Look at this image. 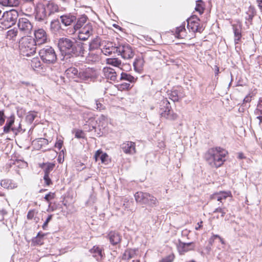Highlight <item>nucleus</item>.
I'll return each instance as SVG.
<instances>
[{"label":"nucleus","mask_w":262,"mask_h":262,"mask_svg":"<svg viewBox=\"0 0 262 262\" xmlns=\"http://www.w3.org/2000/svg\"><path fill=\"white\" fill-rule=\"evenodd\" d=\"M83 43L76 42L68 38H61L58 40V48L62 55H82L84 49Z\"/></svg>","instance_id":"1"},{"label":"nucleus","mask_w":262,"mask_h":262,"mask_svg":"<svg viewBox=\"0 0 262 262\" xmlns=\"http://www.w3.org/2000/svg\"><path fill=\"white\" fill-rule=\"evenodd\" d=\"M228 151L220 147L209 148L205 153V159L212 167L218 168L225 161Z\"/></svg>","instance_id":"2"},{"label":"nucleus","mask_w":262,"mask_h":262,"mask_svg":"<svg viewBox=\"0 0 262 262\" xmlns=\"http://www.w3.org/2000/svg\"><path fill=\"white\" fill-rule=\"evenodd\" d=\"M58 6L53 2H47L37 6L36 19L43 20L51 14L58 11Z\"/></svg>","instance_id":"3"},{"label":"nucleus","mask_w":262,"mask_h":262,"mask_svg":"<svg viewBox=\"0 0 262 262\" xmlns=\"http://www.w3.org/2000/svg\"><path fill=\"white\" fill-rule=\"evenodd\" d=\"M35 40L31 37H22L19 42L20 53L24 56H30L36 52Z\"/></svg>","instance_id":"4"},{"label":"nucleus","mask_w":262,"mask_h":262,"mask_svg":"<svg viewBox=\"0 0 262 262\" xmlns=\"http://www.w3.org/2000/svg\"><path fill=\"white\" fill-rule=\"evenodd\" d=\"M134 197L136 202L141 205H146L154 207L157 206L158 204L157 198L147 192H137L135 194Z\"/></svg>","instance_id":"5"},{"label":"nucleus","mask_w":262,"mask_h":262,"mask_svg":"<svg viewBox=\"0 0 262 262\" xmlns=\"http://www.w3.org/2000/svg\"><path fill=\"white\" fill-rule=\"evenodd\" d=\"M39 54L42 61L47 64L54 63L57 60L55 50L50 46H46L40 50Z\"/></svg>","instance_id":"6"},{"label":"nucleus","mask_w":262,"mask_h":262,"mask_svg":"<svg viewBox=\"0 0 262 262\" xmlns=\"http://www.w3.org/2000/svg\"><path fill=\"white\" fill-rule=\"evenodd\" d=\"M16 19V15L14 12L6 11L0 18V27L3 29L8 28L15 24Z\"/></svg>","instance_id":"7"},{"label":"nucleus","mask_w":262,"mask_h":262,"mask_svg":"<svg viewBox=\"0 0 262 262\" xmlns=\"http://www.w3.org/2000/svg\"><path fill=\"white\" fill-rule=\"evenodd\" d=\"M161 103V106L163 105L164 106V108H161L160 110V113L161 117H164L170 120H176L178 118V115L171 110V106L169 101L167 99H164Z\"/></svg>","instance_id":"8"},{"label":"nucleus","mask_w":262,"mask_h":262,"mask_svg":"<svg viewBox=\"0 0 262 262\" xmlns=\"http://www.w3.org/2000/svg\"><path fill=\"white\" fill-rule=\"evenodd\" d=\"M98 77V73L93 68H88L81 69L79 73V78L85 81H91Z\"/></svg>","instance_id":"9"},{"label":"nucleus","mask_w":262,"mask_h":262,"mask_svg":"<svg viewBox=\"0 0 262 262\" xmlns=\"http://www.w3.org/2000/svg\"><path fill=\"white\" fill-rule=\"evenodd\" d=\"M117 53L126 59H130L134 56V52L131 47L128 44H123L117 47Z\"/></svg>","instance_id":"10"},{"label":"nucleus","mask_w":262,"mask_h":262,"mask_svg":"<svg viewBox=\"0 0 262 262\" xmlns=\"http://www.w3.org/2000/svg\"><path fill=\"white\" fill-rule=\"evenodd\" d=\"M93 31L92 24L88 22L78 30V38L80 40H85L93 34Z\"/></svg>","instance_id":"11"},{"label":"nucleus","mask_w":262,"mask_h":262,"mask_svg":"<svg viewBox=\"0 0 262 262\" xmlns=\"http://www.w3.org/2000/svg\"><path fill=\"white\" fill-rule=\"evenodd\" d=\"M200 19L195 15L191 16L187 19V28L193 32H202L204 29L200 26Z\"/></svg>","instance_id":"12"},{"label":"nucleus","mask_w":262,"mask_h":262,"mask_svg":"<svg viewBox=\"0 0 262 262\" xmlns=\"http://www.w3.org/2000/svg\"><path fill=\"white\" fill-rule=\"evenodd\" d=\"M168 96L170 99L175 102L183 98L185 96V94L181 87H178L173 88L170 92H168Z\"/></svg>","instance_id":"13"},{"label":"nucleus","mask_w":262,"mask_h":262,"mask_svg":"<svg viewBox=\"0 0 262 262\" xmlns=\"http://www.w3.org/2000/svg\"><path fill=\"white\" fill-rule=\"evenodd\" d=\"M18 27L20 31L26 34H29L32 29V25L31 23L26 18L19 19Z\"/></svg>","instance_id":"14"},{"label":"nucleus","mask_w":262,"mask_h":262,"mask_svg":"<svg viewBox=\"0 0 262 262\" xmlns=\"http://www.w3.org/2000/svg\"><path fill=\"white\" fill-rule=\"evenodd\" d=\"M195 248V244L193 242L183 243L179 241L177 245V249L181 255L184 254L188 251L193 250Z\"/></svg>","instance_id":"15"},{"label":"nucleus","mask_w":262,"mask_h":262,"mask_svg":"<svg viewBox=\"0 0 262 262\" xmlns=\"http://www.w3.org/2000/svg\"><path fill=\"white\" fill-rule=\"evenodd\" d=\"M35 44L40 45L47 42V36L46 31L42 29H39L34 32Z\"/></svg>","instance_id":"16"},{"label":"nucleus","mask_w":262,"mask_h":262,"mask_svg":"<svg viewBox=\"0 0 262 262\" xmlns=\"http://www.w3.org/2000/svg\"><path fill=\"white\" fill-rule=\"evenodd\" d=\"M121 148L123 152L126 154L133 155L136 153V144L134 142H125L122 144Z\"/></svg>","instance_id":"17"},{"label":"nucleus","mask_w":262,"mask_h":262,"mask_svg":"<svg viewBox=\"0 0 262 262\" xmlns=\"http://www.w3.org/2000/svg\"><path fill=\"white\" fill-rule=\"evenodd\" d=\"M103 76L107 79L115 81L117 79V75L114 69L110 67H104L102 70Z\"/></svg>","instance_id":"18"},{"label":"nucleus","mask_w":262,"mask_h":262,"mask_svg":"<svg viewBox=\"0 0 262 262\" xmlns=\"http://www.w3.org/2000/svg\"><path fill=\"white\" fill-rule=\"evenodd\" d=\"M101 52L106 56L111 55L113 53H117V47H114L112 42H105L101 49Z\"/></svg>","instance_id":"19"},{"label":"nucleus","mask_w":262,"mask_h":262,"mask_svg":"<svg viewBox=\"0 0 262 262\" xmlns=\"http://www.w3.org/2000/svg\"><path fill=\"white\" fill-rule=\"evenodd\" d=\"M232 196L230 191H220L215 193L212 195L211 198L213 200H216L218 201L222 202V201L225 200L228 197Z\"/></svg>","instance_id":"20"},{"label":"nucleus","mask_w":262,"mask_h":262,"mask_svg":"<svg viewBox=\"0 0 262 262\" xmlns=\"http://www.w3.org/2000/svg\"><path fill=\"white\" fill-rule=\"evenodd\" d=\"M90 252L97 260H101L104 255L102 248L97 246H94Z\"/></svg>","instance_id":"21"},{"label":"nucleus","mask_w":262,"mask_h":262,"mask_svg":"<svg viewBox=\"0 0 262 262\" xmlns=\"http://www.w3.org/2000/svg\"><path fill=\"white\" fill-rule=\"evenodd\" d=\"M1 186L5 189H13L17 187V185L13 180L5 179L1 181Z\"/></svg>","instance_id":"22"},{"label":"nucleus","mask_w":262,"mask_h":262,"mask_svg":"<svg viewBox=\"0 0 262 262\" xmlns=\"http://www.w3.org/2000/svg\"><path fill=\"white\" fill-rule=\"evenodd\" d=\"M135 70L140 73L143 70L144 64V60L142 56H139L136 58L134 62Z\"/></svg>","instance_id":"23"},{"label":"nucleus","mask_w":262,"mask_h":262,"mask_svg":"<svg viewBox=\"0 0 262 262\" xmlns=\"http://www.w3.org/2000/svg\"><path fill=\"white\" fill-rule=\"evenodd\" d=\"M108 237L110 243L113 245L119 244L121 240L120 234L115 231H111L108 234Z\"/></svg>","instance_id":"24"},{"label":"nucleus","mask_w":262,"mask_h":262,"mask_svg":"<svg viewBox=\"0 0 262 262\" xmlns=\"http://www.w3.org/2000/svg\"><path fill=\"white\" fill-rule=\"evenodd\" d=\"M106 63L120 69H122L123 66L121 60L118 58H108L106 59Z\"/></svg>","instance_id":"25"},{"label":"nucleus","mask_w":262,"mask_h":262,"mask_svg":"<svg viewBox=\"0 0 262 262\" xmlns=\"http://www.w3.org/2000/svg\"><path fill=\"white\" fill-rule=\"evenodd\" d=\"M76 16L71 14H66L60 16L61 21L66 26L70 25L76 20Z\"/></svg>","instance_id":"26"},{"label":"nucleus","mask_w":262,"mask_h":262,"mask_svg":"<svg viewBox=\"0 0 262 262\" xmlns=\"http://www.w3.org/2000/svg\"><path fill=\"white\" fill-rule=\"evenodd\" d=\"M88 17L86 15H83L81 16L77 20L76 24L74 27V29L75 31H78L79 29L82 28L86 24L87 21Z\"/></svg>","instance_id":"27"},{"label":"nucleus","mask_w":262,"mask_h":262,"mask_svg":"<svg viewBox=\"0 0 262 262\" xmlns=\"http://www.w3.org/2000/svg\"><path fill=\"white\" fill-rule=\"evenodd\" d=\"M39 166L44 171L45 174L49 175L55 167V164L52 163H43L39 164Z\"/></svg>","instance_id":"28"},{"label":"nucleus","mask_w":262,"mask_h":262,"mask_svg":"<svg viewBox=\"0 0 262 262\" xmlns=\"http://www.w3.org/2000/svg\"><path fill=\"white\" fill-rule=\"evenodd\" d=\"M175 36L178 38H184L186 36L185 25L177 27L175 32Z\"/></svg>","instance_id":"29"},{"label":"nucleus","mask_w":262,"mask_h":262,"mask_svg":"<svg viewBox=\"0 0 262 262\" xmlns=\"http://www.w3.org/2000/svg\"><path fill=\"white\" fill-rule=\"evenodd\" d=\"M107 157L108 156L106 153H103L100 150H97L94 155L95 161L97 162L100 160L102 163H106Z\"/></svg>","instance_id":"30"},{"label":"nucleus","mask_w":262,"mask_h":262,"mask_svg":"<svg viewBox=\"0 0 262 262\" xmlns=\"http://www.w3.org/2000/svg\"><path fill=\"white\" fill-rule=\"evenodd\" d=\"M232 27L234 34V42L235 44H237L238 43L242 37L241 29L239 26L235 25H233Z\"/></svg>","instance_id":"31"},{"label":"nucleus","mask_w":262,"mask_h":262,"mask_svg":"<svg viewBox=\"0 0 262 262\" xmlns=\"http://www.w3.org/2000/svg\"><path fill=\"white\" fill-rule=\"evenodd\" d=\"M14 122V117L11 116L7 121L6 125L4 127V132L5 133H8L11 129L14 131V128L12 127V125Z\"/></svg>","instance_id":"32"},{"label":"nucleus","mask_w":262,"mask_h":262,"mask_svg":"<svg viewBox=\"0 0 262 262\" xmlns=\"http://www.w3.org/2000/svg\"><path fill=\"white\" fill-rule=\"evenodd\" d=\"M66 74L67 76L70 78H74L75 76L79 77V72L78 70L74 67H71L68 68L66 71Z\"/></svg>","instance_id":"33"},{"label":"nucleus","mask_w":262,"mask_h":262,"mask_svg":"<svg viewBox=\"0 0 262 262\" xmlns=\"http://www.w3.org/2000/svg\"><path fill=\"white\" fill-rule=\"evenodd\" d=\"M255 14L256 11L254 8L253 7L250 6L246 12L245 18L249 21H251Z\"/></svg>","instance_id":"34"},{"label":"nucleus","mask_w":262,"mask_h":262,"mask_svg":"<svg viewBox=\"0 0 262 262\" xmlns=\"http://www.w3.org/2000/svg\"><path fill=\"white\" fill-rule=\"evenodd\" d=\"M101 40L98 37L94 39L90 43L89 49L90 50L98 49L100 46Z\"/></svg>","instance_id":"35"},{"label":"nucleus","mask_w":262,"mask_h":262,"mask_svg":"<svg viewBox=\"0 0 262 262\" xmlns=\"http://www.w3.org/2000/svg\"><path fill=\"white\" fill-rule=\"evenodd\" d=\"M120 80H124L133 83L136 81L137 78L129 74L122 72L121 74Z\"/></svg>","instance_id":"36"},{"label":"nucleus","mask_w":262,"mask_h":262,"mask_svg":"<svg viewBox=\"0 0 262 262\" xmlns=\"http://www.w3.org/2000/svg\"><path fill=\"white\" fill-rule=\"evenodd\" d=\"M195 10L196 11L198 12L200 14L203 13L204 10V4L202 0H198L196 2Z\"/></svg>","instance_id":"37"},{"label":"nucleus","mask_w":262,"mask_h":262,"mask_svg":"<svg viewBox=\"0 0 262 262\" xmlns=\"http://www.w3.org/2000/svg\"><path fill=\"white\" fill-rule=\"evenodd\" d=\"M17 35V30L15 28L9 30L7 33V38L14 40Z\"/></svg>","instance_id":"38"},{"label":"nucleus","mask_w":262,"mask_h":262,"mask_svg":"<svg viewBox=\"0 0 262 262\" xmlns=\"http://www.w3.org/2000/svg\"><path fill=\"white\" fill-rule=\"evenodd\" d=\"M135 253V250L128 249L125 250V251L124 252L123 256L124 258L130 259L134 257Z\"/></svg>","instance_id":"39"},{"label":"nucleus","mask_w":262,"mask_h":262,"mask_svg":"<svg viewBox=\"0 0 262 262\" xmlns=\"http://www.w3.org/2000/svg\"><path fill=\"white\" fill-rule=\"evenodd\" d=\"M95 105L94 108L99 111H101L105 108L100 100H95Z\"/></svg>","instance_id":"40"},{"label":"nucleus","mask_w":262,"mask_h":262,"mask_svg":"<svg viewBox=\"0 0 262 262\" xmlns=\"http://www.w3.org/2000/svg\"><path fill=\"white\" fill-rule=\"evenodd\" d=\"M130 88V84L128 83L124 82L118 85V89L120 90H127Z\"/></svg>","instance_id":"41"},{"label":"nucleus","mask_w":262,"mask_h":262,"mask_svg":"<svg viewBox=\"0 0 262 262\" xmlns=\"http://www.w3.org/2000/svg\"><path fill=\"white\" fill-rule=\"evenodd\" d=\"M31 66L37 68L41 66V63L38 58H33L31 61Z\"/></svg>","instance_id":"42"},{"label":"nucleus","mask_w":262,"mask_h":262,"mask_svg":"<svg viewBox=\"0 0 262 262\" xmlns=\"http://www.w3.org/2000/svg\"><path fill=\"white\" fill-rule=\"evenodd\" d=\"M174 258L173 254H170L168 256L163 258L159 261V262H172Z\"/></svg>","instance_id":"43"},{"label":"nucleus","mask_w":262,"mask_h":262,"mask_svg":"<svg viewBox=\"0 0 262 262\" xmlns=\"http://www.w3.org/2000/svg\"><path fill=\"white\" fill-rule=\"evenodd\" d=\"M43 180L45 182V186H49L50 185L52 184V182L49 177V175L44 174L43 176Z\"/></svg>","instance_id":"44"},{"label":"nucleus","mask_w":262,"mask_h":262,"mask_svg":"<svg viewBox=\"0 0 262 262\" xmlns=\"http://www.w3.org/2000/svg\"><path fill=\"white\" fill-rule=\"evenodd\" d=\"M55 196V194L53 192H49L48 194H46L44 198L45 200L47 201L48 202H49L50 200H53L54 199Z\"/></svg>","instance_id":"45"},{"label":"nucleus","mask_w":262,"mask_h":262,"mask_svg":"<svg viewBox=\"0 0 262 262\" xmlns=\"http://www.w3.org/2000/svg\"><path fill=\"white\" fill-rule=\"evenodd\" d=\"M63 145V140L61 139H57L56 142L55 144V147L60 150Z\"/></svg>","instance_id":"46"},{"label":"nucleus","mask_w":262,"mask_h":262,"mask_svg":"<svg viewBox=\"0 0 262 262\" xmlns=\"http://www.w3.org/2000/svg\"><path fill=\"white\" fill-rule=\"evenodd\" d=\"M75 136L77 138H83V132L81 130H75Z\"/></svg>","instance_id":"47"},{"label":"nucleus","mask_w":262,"mask_h":262,"mask_svg":"<svg viewBox=\"0 0 262 262\" xmlns=\"http://www.w3.org/2000/svg\"><path fill=\"white\" fill-rule=\"evenodd\" d=\"M52 218V215H49L48 216V217H47V219H46V221L45 222V223H43V224L42 225V228L44 230L46 229V228L48 226V223L51 220Z\"/></svg>","instance_id":"48"},{"label":"nucleus","mask_w":262,"mask_h":262,"mask_svg":"<svg viewBox=\"0 0 262 262\" xmlns=\"http://www.w3.org/2000/svg\"><path fill=\"white\" fill-rule=\"evenodd\" d=\"M257 111L262 114V97L260 98L257 105Z\"/></svg>","instance_id":"49"},{"label":"nucleus","mask_w":262,"mask_h":262,"mask_svg":"<svg viewBox=\"0 0 262 262\" xmlns=\"http://www.w3.org/2000/svg\"><path fill=\"white\" fill-rule=\"evenodd\" d=\"M35 214H36V213H35V210H30L28 212V214H27L28 219L32 220L34 217Z\"/></svg>","instance_id":"50"},{"label":"nucleus","mask_w":262,"mask_h":262,"mask_svg":"<svg viewBox=\"0 0 262 262\" xmlns=\"http://www.w3.org/2000/svg\"><path fill=\"white\" fill-rule=\"evenodd\" d=\"M35 117H36V115H35L33 113H30L27 116V119L30 122H32L33 121V120H34Z\"/></svg>","instance_id":"51"},{"label":"nucleus","mask_w":262,"mask_h":262,"mask_svg":"<svg viewBox=\"0 0 262 262\" xmlns=\"http://www.w3.org/2000/svg\"><path fill=\"white\" fill-rule=\"evenodd\" d=\"M12 0H0V4L4 6H11Z\"/></svg>","instance_id":"52"},{"label":"nucleus","mask_w":262,"mask_h":262,"mask_svg":"<svg viewBox=\"0 0 262 262\" xmlns=\"http://www.w3.org/2000/svg\"><path fill=\"white\" fill-rule=\"evenodd\" d=\"M214 212H219L222 213V216L223 217L226 214V211L224 209L219 207L215 209Z\"/></svg>","instance_id":"53"},{"label":"nucleus","mask_w":262,"mask_h":262,"mask_svg":"<svg viewBox=\"0 0 262 262\" xmlns=\"http://www.w3.org/2000/svg\"><path fill=\"white\" fill-rule=\"evenodd\" d=\"M5 122L4 113L0 111V125H2Z\"/></svg>","instance_id":"54"},{"label":"nucleus","mask_w":262,"mask_h":262,"mask_svg":"<svg viewBox=\"0 0 262 262\" xmlns=\"http://www.w3.org/2000/svg\"><path fill=\"white\" fill-rule=\"evenodd\" d=\"M60 26L59 25L58 22H52L51 24V28H56L57 29H58L59 28Z\"/></svg>","instance_id":"55"},{"label":"nucleus","mask_w":262,"mask_h":262,"mask_svg":"<svg viewBox=\"0 0 262 262\" xmlns=\"http://www.w3.org/2000/svg\"><path fill=\"white\" fill-rule=\"evenodd\" d=\"M256 118L259 120V125L262 129V116H258Z\"/></svg>","instance_id":"56"},{"label":"nucleus","mask_w":262,"mask_h":262,"mask_svg":"<svg viewBox=\"0 0 262 262\" xmlns=\"http://www.w3.org/2000/svg\"><path fill=\"white\" fill-rule=\"evenodd\" d=\"M202 223H203L202 221H201L200 222L198 223V226H196L195 228V230H198L199 229H200L201 228V227L202 226Z\"/></svg>","instance_id":"57"},{"label":"nucleus","mask_w":262,"mask_h":262,"mask_svg":"<svg viewBox=\"0 0 262 262\" xmlns=\"http://www.w3.org/2000/svg\"><path fill=\"white\" fill-rule=\"evenodd\" d=\"M257 2L259 9L262 11V0H257Z\"/></svg>","instance_id":"58"},{"label":"nucleus","mask_w":262,"mask_h":262,"mask_svg":"<svg viewBox=\"0 0 262 262\" xmlns=\"http://www.w3.org/2000/svg\"><path fill=\"white\" fill-rule=\"evenodd\" d=\"M214 71H215V75L216 76L219 74V68L217 66H215L214 67Z\"/></svg>","instance_id":"59"},{"label":"nucleus","mask_w":262,"mask_h":262,"mask_svg":"<svg viewBox=\"0 0 262 262\" xmlns=\"http://www.w3.org/2000/svg\"><path fill=\"white\" fill-rule=\"evenodd\" d=\"M106 117L104 116V115L101 116V117L99 118V120L100 121H106Z\"/></svg>","instance_id":"60"},{"label":"nucleus","mask_w":262,"mask_h":262,"mask_svg":"<svg viewBox=\"0 0 262 262\" xmlns=\"http://www.w3.org/2000/svg\"><path fill=\"white\" fill-rule=\"evenodd\" d=\"M125 203H128V200L126 199H124V204H123V206L125 207V208H128V204H125Z\"/></svg>","instance_id":"61"},{"label":"nucleus","mask_w":262,"mask_h":262,"mask_svg":"<svg viewBox=\"0 0 262 262\" xmlns=\"http://www.w3.org/2000/svg\"><path fill=\"white\" fill-rule=\"evenodd\" d=\"M238 158L240 159H244L245 157L244 156V155L242 153H238Z\"/></svg>","instance_id":"62"},{"label":"nucleus","mask_w":262,"mask_h":262,"mask_svg":"<svg viewBox=\"0 0 262 262\" xmlns=\"http://www.w3.org/2000/svg\"><path fill=\"white\" fill-rule=\"evenodd\" d=\"M220 237L221 236H220L219 235H213V236L211 237V239L214 240L215 238H218L219 239Z\"/></svg>","instance_id":"63"},{"label":"nucleus","mask_w":262,"mask_h":262,"mask_svg":"<svg viewBox=\"0 0 262 262\" xmlns=\"http://www.w3.org/2000/svg\"><path fill=\"white\" fill-rule=\"evenodd\" d=\"M244 101L246 102H248L251 101V98L249 97H246L245 98Z\"/></svg>","instance_id":"64"}]
</instances>
